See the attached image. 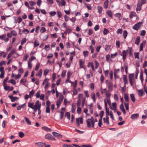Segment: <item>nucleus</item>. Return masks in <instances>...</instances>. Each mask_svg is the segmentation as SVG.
<instances>
[{"instance_id":"obj_1","label":"nucleus","mask_w":147,"mask_h":147,"mask_svg":"<svg viewBox=\"0 0 147 147\" xmlns=\"http://www.w3.org/2000/svg\"><path fill=\"white\" fill-rule=\"evenodd\" d=\"M87 125L88 127L90 128L92 126L94 127V125L95 121L93 117H91L90 118L86 120Z\"/></svg>"},{"instance_id":"obj_2","label":"nucleus","mask_w":147,"mask_h":147,"mask_svg":"<svg viewBox=\"0 0 147 147\" xmlns=\"http://www.w3.org/2000/svg\"><path fill=\"white\" fill-rule=\"evenodd\" d=\"M129 81L131 86H132L135 82L134 76V74H130L129 76Z\"/></svg>"},{"instance_id":"obj_3","label":"nucleus","mask_w":147,"mask_h":147,"mask_svg":"<svg viewBox=\"0 0 147 147\" xmlns=\"http://www.w3.org/2000/svg\"><path fill=\"white\" fill-rule=\"evenodd\" d=\"M142 23L141 22H138L133 27V28L136 30H138L140 28Z\"/></svg>"},{"instance_id":"obj_4","label":"nucleus","mask_w":147,"mask_h":147,"mask_svg":"<svg viewBox=\"0 0 147 147\" xmlns=\"http://www.w3.org/2000/svg\"><path fill=\"white\" fill-rule=\"evenodd\" d=\"M34 103H30L29 102L28 103V107L31 108L32 109H33V111L34 112H36L37 110H38V108L34 107H33Z\"/></svg>"},{"instance_id":"obj_5","label":"nucleus","mask_w":147,"mask_h":147,"mask_svg":"<svg viewBox=\"0 0 147 147\" xmlns=\"http://www.w3.org/2000/svg\"><path fill=\"white\" fill-rule=\"evenodd\" d=\"M45 138L52 140H55V139L51 134H47L45 135Z\"/></svg>"},{"instance_id":"obj_6","label":"nucleus","mask_w":147,"mask_h":147,"mask_svg":"<svg viewBox=\"0 0 147 147\" xmlns=\"http://www.w3.org/2000/svg\"><path fill=\"white\" fill-rule=\"evenodd\" d=\"M84 61L83 59H80L79 60V64L80 68H82L84 69H85V67L84 65Z\"/></svg>"},{"instance_id":"obj_7","label":"nucleus","mask_w":147,"mask_h":147,"mask_svg":"<svg viewBox=\"0 0 147 147\" xmlns=\"http://www.w3.org/2000/svg\"><path fill=\"white\" fill-rule=\"evenodd\" d=\"M76 123L77 126H79L80 125V122L81 124L83 123V119L82 117H80L78 118H77L76 119Z\"/></svg>"},{"instance_id":"obj_8","label":"nucleus","mask_w":147,"mask_h":147,"mask_svg":"<svg viewBox=\"0 0 147 147\" xmlns=\"http://www.w3.org/2000/svg\"><path fill=\"white\" fill-rule=\"evenodd\" d=\"M143 67H145L144 73L146 75V81H147V61H145L144 62L143 65Z\"/></svg>"},{"instance_id":"obj_9","label":"nucleus","mask_w":147,"mask_h":147,"mask_svg":"<svg viewBox=\"0 0 147 147\" xmlns=\"http://www.w3.org/2000/svg\"><path fill=\"white\" fill-rule=\"evenodd\" d=\"M112 106H110L109 108L112 110H114L115 112L117 110V104L116 102H113L112 104Z\"/></svg>"},{"instance_id":"obj_10","label":"nucleus","mask_w":147,"mask_h":147,"mask_svg":"<svg viewBox=\"0 0 147 147\" xmlns=\"http://www.w3.org/2000/svg\"><path fill=\"white\" fill-rule=\"evenodd\" d=\"M41 106V104L40 102L39 101V100H37L35 103L34 105H34H33V107L37 108H40Z\"/></svg>"},{"instance_id":"obj_11","label":"nucleus","mask_w":147,"mask_h":147,"mask_svg":"<svg viewBox=\"0 0 147 147\" xmlns=\"http://www.w3.org/2000/svg\"><path fill=\"white\" fill-rule=\"evenodd\" d=\"M103 120L104 123H106L107 125L109 124V117L108 116H106V117H104Z\"/></svg>"},{"instance_id":"obj_12","label":"nucleus","mask_w":147,"mask_h":147,"mask_svg":"<svg viewBox=\"0 0 147 147\" xmlns=\"http://www.w3.org/2000/svg\"><path fill=\"white\" fill-rule=\"evenodd\" d=\"M52 134L55 137L61 138L62 137V136L60 134L55 132H53Z\"/></svg>"},{"instance_id":"obj_13","label":"nucleus","mask_w":147,"mask_h":147,"mask_svg":"<svg viewBox=\"0 0 147 147\" xmlns=\"http://www.w3.org/2000/svg\"><path fill=\"white\" fill-rule=\"evenodd\" d=\"M138 117L139 114L137 113H136L132 114L131 116V118L133 119H135L138 118Z\"/></svg>"},{"instance_id":"obj_14","label":"nucleus","mask_w":147,"mask_h":147,"mask_svg":"<svg viewBox=\"0 0 147 147\" xmlns=\"http://www.w3.org/2000/svg\"><path fill=\"white\" fill-rule=\"evenodd\" d=\"M9 97L11 99L12 102H14L16 100L18 99V98L17 97H13L12 96L9 95Z\"/></svg>"},{"instance_id":"obj_15","label":"nucleus","mask_w":147,"mask_h":147,"mask_svg":"<svg viewBox=\"0 0 147 147\" xmlns=\"http://www.w3.org/2000/svg\"><path fill=\"white\" fill-rule=\"evenodd\" d=\"M24 118L26 124L28 125H30L31 124V122L30 120L26 117H24Z\"/></svg>"},{"instance_id":"obj_16","label":"nucleus","mask_w":147,"mask_h":147,"mask_svg":"<svg viewBox=\"0 0 147 147\" xmlns=\"http://www.w3.org/2000/svg\"><path fill=\"white\" fill-rule=\"evenodd\" d=\"M123 79L124 82L125 86L126 84H127L128 80L126 75H123Z\"/></svg>"},{"instance_id":"obj_17","label":"nucleus","mask_w":147,"mask_h":147,"mask_svg":"<svg viewBox=\"0 0 147 147\" xmlns=\"http://www.w3.org/2000/svg\"><path fill=\"white\" fill-rule=\"evenodd\" d=\"M146 41L145 40L143 41L142 43H141L140 46V51H141L143 50V44H145L146 43Z\"/></svg>"},{"instance_id":"obj_18","label":"nucleus","mask_w":147,"mask_h":147,"mask_svg":"<svg viewBox=\"0 0 147 147\" xmlns=\"http://www.w3.org/2000/svg\"><path fill=\"white\" fill-rule=\"evenodd\" d=\"M140 41V37L139 36L137 37L135 41V44L138 45Z\"/></svg>"},{"instance_id":"obj_19","label":"nucleus","mask_w":147,"mask_h":147,"mask_svg":"<svg viewBox=\"0 0 147 147\" xmlns=\"http://www.w3.org/2000/svg\"><path fill=\"white\" fill-rule=\"evenodd\" d=\"M35 144L37 146L40 147H42L46 144L45 143L42 142L36 143Z\"/></svg>"},{"instance_id":"obj_20","label":"nucleus","mask_w":147,"mask_h":147,"mask_svg":"<svg viewBox=\"0 0 147 147\" xmlns=\"http://www.w3.org/2000/svg\"><path fill=\"white\" fill-rule=\"evenodd\" d=\"M120 109L122 111L124 114H125V111L124 107L122 103L120 105Z\"/></svg>"},{"instance_id":"obj_21","label":"nucleus","mask_w":147,"mask_h":147,"mask_svg":"<svg viewBox=\"0 0 147 147\" xmlns=\"http://www.w3.org/2000/svg\"><path fill=\"white\" fill-rule=\"evenodd\" d=\"M42 69H40L38 72V73L37 74H36V75L37 76L40 77H41L42 75Z\"/></svg>"},{"instance_id":"obj_22","label":"nucleus","mask_w":147,"mask_h":147,"mask_svg":"<svg viewBox=\"0 0 147 147\" xmlns=\"http://www.w3.org/2000/svg\"><path fill=\"white\" fill-rule=\"evenodd\" d=\"M109 1L108 0L106 1L104 4V7L105 9H107L108 6Z\"/></svg>"},{"instance_id":"obj_23","label":"nucleus","mask_w":147,"mask_h":147,"mask_svg":"<svg viewBox=\"0 0 147 147\" xmlns=\"http://www.w3.org/2000/svg\"><path fill=\"white\" fill-rule=\"evenodd\" d=\"M69 82L70 83H71V84L73 85L74 87V89H76V87L77 85V80H76L75 81V83L74 84V82H71V81H69Z\"/></svg>"},{"instance_id":"obj_24","label":"nucleus","mask_w":147,"mask_h":147,"mask_svg":"<svg viewBox=\"0 0 147 147\" xmlns=\"http://www.w3.org/2000/svg\"><path fill=\"white\" fill-rule=\"evenodd\" d=\"M98 12L100 14L101 13L102 10V7L100 6H98L97 7Z\"/></svg>"},{"instance_id":"obj_25","label":"nucleus","mask_w":147,"mask_h":147,"mask_svg":"<svg viewBox=\"0 0 147 147\" xmlns=\"http://www.w3.org/2000/svg\"><path fill=\"white\" fill-rule=\"evenodd\" d=\"M42 129L47 131L51 132V130L50 128L47 127H42Z\"/></svg>"},{"instance_id":"obj_26","label":"nucleus","mask_w":147,"mask_h":147,"mask_svg":"<svg viewBox=\"0 0 147 147\" xmlns=\"http://www.w3.org/2000/svg\"><path fill=\"white\" fill-rule=\"evenodd\" d=\"M130 97L132 101L134 102L135 101V98L133 94H131L130 95Z\"/></svg>"},{"instance_id":"obj_27","label":"nucleus","mask_w":147,"mask_h":147,"mask_svg":"<svg viewBox=\"0 0 147 147\" xmlns=\"http://www.w3.org/2000/svg\"><path fill=\"white\" fill-rule=\"evenodd\" d=\"M122 53H123V61H124L125 60V59L126 57V55H127L126 52L124 50L123 51Z\"/></svg>"},{"instance_id":"obj_28","label":"nucleus","mask_w":147,"mask_h":147,"mask_svg":"<svg viewBox=\"0 0 147 147\" xmlns=\"http://www.w3.org/2000/svg\"><path fill=\"white\" fill-rule=\"evenodd\" d=\"M107 13L108 16H109L110 17H112V14L111 11L107 10Z\"/></svg>"},{"instance_id":"obj_29","label":"nucleus","mask_w":147,"mask_h":147,"mask_svg":"<svg viewBox=\"0 0 147 147\" xmlns=\"http://www.w3.org/2000/svg\"><path fill=\"white\" fill-rule=\"evenodd\" d=\"M142 5L140 4V3H138L136 8V11H140L141 9V7Z\"/></svg>"},{"instance_id":"obj_30","label":"nucleus","mask_w":147,"mask_h":147,"mask_svg":"<svg viewBox=\"0 0 147 147\" xmlns=\"http://www.w3.org/2000/svg\"><path fill=\"white\" fill-rule=\"evenodd\" d=\"M64 97L62 95H60L59 96V99L57 101L59 102H60L61 103L63 101V99Z\"/></svg>"},{"instance_id":"obj_31","label":"nucleus","mask_w":147,"mask_h":147,"mask_svg":"<svg viewBox=\"0 0 147 147\" xmlns=\"http://www.w3.org/2000/svg\"><path fill=\"white\" fill-rule=\"evenodd\" d=\"M91 97L92 98L93 100L94 101V102L95 101L96 99H95V93L94 92H92L91 93Z\"/></svg>"},{"instance_id":"obj_32","label":"nucleus","mask_w":147,"mask_h":147,"mask_svg":"<svg viewBox=\"0 0 147 147\" xmlns=\"http://www.w3.org/2000/svg\"><path fill=\"white\" fill-rule=\"evenodd\" d=\"M107 85H108V86L109 89V90H111L113 86L112 83V82H110L108 83Z\"/></svg>"},{"instance_id":"obj_33","label":"nucleus","mask_w":147,"mask_h":147,"mask_svg":"<svg viewBox=\"0 0 147 147\" xmlns=\"http://www.w3.org/2000/svg\"><path fill=\"white\" fill-rule=\"evenodd\" d=\"M124 99L126 101L128 102L129 101V98L127 94L125 93L124 94Z\"/></svg>"},{"instance_id":"obj_34","label":"nucleus","mask_w":147,"mask_h":147,"mask_svg":"<svg viewBox=\"0 0 147 147\" xmlns=\"http://www.w3.org/2000/svg\"><path fill=\"white\" fill-rule=\"evenodd\" d=\"M29 57V55L28 54H25L24 55V57L23 58L24 61H26L27 59Z\"/></svg>"},{"instance_id":"obj_35","label":"nucleus","mask_w":147,"mask_h":147,"mask_svg":"<svg viewBox=\"0 0 147 147\" xmlns=\"http://www.w3.org/2000/svg\"><path fill=\"white\" fill-rule=\"evenodd\" d=\"M127 35V32L126 30H125L123 31V36L124 39H125Z\"/></svg>"},{"instance_id":"obj_36","label":"nucleus","mask_w":147,"mask_h":147,"mask_svg":"<svg viewBox=\"0 0 147 147\" xmlns=\"http://www.w3.org/2000/svg\"><path fill=\"white\" fill-rule=\"evenodd\" d=\"M76 109V107L73 104L72 105V110L71 111L72 113H74L75 112Z\"/></svg>"},{"instance_id":"obj_37","label":"nucleus","mask_w":147,"mask_h":147,"mask_svg":"<svg viewBox=\"0 0 147 147\" xmlns=\"http://www.w3.org/2000/svg\"><path fill=\"white\" fill-rule=\"evenodd\" d=\"M146 2V0H140L139 1L138 3H140V4L142 5L143 4H145Z\"/></svg>"},{"instance_id":"obj_38","label":"nucleus","mask_w":147,"mask_h":147,"mask_svg":"<svg viewBox=\"0 0 147 147\" xmlns=\"http://www.w3.org/2000/svg\"><path fill=\"white\" fill-rule=\"evenodd\" d=\"M109 32V30L106 28H105L103 31V33L104 35H106Z\"/></svg>"},{"instance_id":"obj_39","label":"nucleus","mask_w":147,"mask_h":147,"mask_svg":"<svg viewBox=\"0 0 147 147\" xmlns=\"http://www.w3.org/2000/svg\"><path fill=\"white\" fill-rule=\"evenodd\" d=\"M40 64L39 63H38L36 64V66H35V70L36 71H37L38 70V68L40 66Z\"/></svg>"},{"instance_id":"obj_40","label":"nucleus","mask_w":147,"mask_h":147,"mask_svg":"<svg viewBox=\"0 0 147 147\" xmlns=\"http://www.w3.org/2000/svg\"><path fill=\"white\" fill-rule=\"evenodd\" d=\"M143 72L142 71H141L140 72V80L141 81L142 83H143Z\"/></svg>"},{"instance_id":"obj_41","label":"nucleus","mask_w":147,"mask_h":147,"mask_svg":"<svg viewBox=\"0 0 147 147\" xmlns=\"http://www.w3.org/2000/svg\"><path fill=\"white\" fill-rule=\"evenodd\" d=\"M106 116H108L109 115L110 113L109 109L107 108H106Z\"/></svg>"},{"instance_id":"obj_42","label":"nucleus","mask_w":147,"mask_h":147,"mask_svg":"<svg viewBox=\"0 0 147 147\" xmlns=\"http://www.w3.org/2000/svg\"><path fill=\"white\" fill-rule=\"evenodd\" d=\"M105 94L106 99L110 98H109L111 96V93L109 92H106Z\"/></svg>"},{"instance_id":"obj_43","label":"nucleus","mask_w":147,"mask_h":147,"mask_svg":"<svg viewBox=\"0 0 147 147\" xmlns=\"http://www.w3.org/2000/svg\"><path fill=\"white\" fill-rule=\"evenodd\" d=\"M65 116L67 117L68 119H70V114L69 112H66L65 114Z\"/></svg>"},{"instance_id":"obj_44","label":"nucleus","mask_w":147,"mask_h":147,"mask_svg":"<svg viewBox=\"0 0 147 147\" xmlns=\"http://www.w3.org/2000/svg\"><path fill=\"white\" fill-rule=\"evenodd\" d=\"M6 36V35L5 34L1 35L0 36V39L2 40H4Z\"/></svg>"},{"instance_id":"obj_45","label":"nucleus","mask_w":147,"mask_h":147,"mask_svg":"<svg viewBox=\"0 0 147 147\" xmlns=\"http://www.w3.org/2000/svg\"><path fill=\"white\" fill-rule=\"evenodd\" d=\"M39 45V43L38 41L36 40L34 42V47H36Z\"/></svg>"},{"instance_id":"obj_46","label":"nucleus","mask_w":147,"mask_h":147,"mask_svg":"<svg viewBox=\"0 0 147 147\" xmlns=\"http://www.w3.org/2000/svg\"><path fill=\"white\" fill-rule=\"evenodd\" d=\"M143 92L142 90H141L138 91V94L139 96H142L143 95Z\"/></svg>"},{"instance_id":"obj_47","label":"nucleus","mask_w":147,"mask_h":147,"mask_svg":"<svg viewBox=\"0 0 147 147\" xmlns=\"http://www.w3.org/2000/svg\"><path fill=\"white\" fill-rule=\"evenodd\" d=\"M72 74V72L70 71H69L67 72V77H68V79H69L70 76H71Z\"/></svg>"},{"instance_id":"obj_48","label":"nucleus","mask_w":147,"mask_h":147,"mask_svg":"<svg viewBox=\"0 0 147 147\" xmlns=\"http://www.w3.org/2000/svg\"><path fill=\"white\" fill-rule=\"evenodd\" d=\"M123 30L122 29H119L117 31V33L118 34H121Z\"/></svg>"},{"instance_id":"obj_49","label":"nucleus","mask_w":147,"mask_h":147,"mask_svg":"<svg viewBox=\"0 0 147 147\" xmlns=\"http://www.w3.org/2000/svg\"><path fill=\"white\" fill-rule=\"evenodd\" d=\"M26 82V79L22 78L20 81V83L23 84H24Z\"/></svg>"},{"instance_id":"obj_50","label":"nucleus","mask_w":147,"mask_h":147,"mask_svg":"<svg viewBox=\"0 0 147 147\" xmlns=\"http://www.w3.org/2000/svg\"><path fill=\"white\" fill-rule=\"evenodd\" d=\"M66 72V71L65 70H63V71L61 74V76L62 77L64 78L65 77Z\"/></svg>"},{"instance_id":"obj_51","label":"nucleus","mask_w":147,"mask_h":147,"mask_svg":"<svg viewBox=\"0 0 147 147\" xmlns=\"http://www.w3.org/2000/svg\"><path fill=\"white\" fill-rule=\"evenodd\" d=\"M121 16V14L120 13H117L115 14V16L118 17L119 20H120V17Z\"/></svg>"},{"instance_id":"obj_52","label":"nucleus","mask_w":147,"mask_h":147,"mask_svg":"<svg viewBox=\"0 0 147 147\" xmlns=\"http://www.w3.org/2000/svg\"><path fill=\"white\" fill-rule=\"evenodd\" d=\"M60 2V3L61 5L65 6V5L66 3L64 0H61V1Z\"/></svg>"},{"instance_id":"obj_53","label":"nucleus","mask_w":147,"mask_h":147,"mask_svg":"<svg viewBox=\"0 0 147 147\" xmlns=\"http://www.w3.org/2000/svg\"><path fill=\"white\" fill-rule=\"evenodd\" d=\"M24 136V133L22 132H20L19 133V136L21 138H23Z\"/></svg>"},{"instance_id":"obj_54","label":"nucleus","mask_w":147,"mask_h":147,"mask_svg":"<svg viewBox=\"0 0 147 147\" xmlns=\"http://www.w3.org/2000/svg\"><path fill=\"white\" fill-rule=\"evenodd\" d=\"M26 41V38H24L22 39L21 41V45H23L25 43Z\"/></svg>"},{"instance_id":"obj_55","label":"nucleus","mask_w":147,"mask_h":147,"mask_svg":"<svg viewBox=\"0 0 147 147\" xmlns=\"http://www.w3.org/2000/svg\"><path fill=\"white\" fill-rule=\"evenodd\" d=\"M111 46L108 45H105V50L106 51H108L110 49Z\"/></svg>"},{"instance_id":"obj_56","label":"nucleus","mask_w":147,"mask_h":147,"mask_svg":"<svg viewBox=\"0 0 147 147\" xmlns=\"http://www.w3.org/2000/svg\"><path fill=\"white\" fill-rule=\"evenodd\" d=\"M129 104L127 102H125V106L126 110H128L129 109Z\"/></svg>"},{"instance_id":"obj_57","label":"nucleus","mask_w":147,"mask_h":147,"mask_svg":"<svg viewBox=\"0 0 147 147\" xmlns=\"http://www.w3.org/2000/svg\"><path fill=\"white\" fill-rule=\"evenodd\" d=\"M95 65V68L97 69L98 68L99 65V63L97 61H94Z\"/></svg>"},{"instance_id":"obj_58","label":"nucleus","mask_w":147,"mask_h":147,"mask_svg":"<svg viewBox=\"0 0 147 147\" xmlns=\"http://www.w3.org/2000/svg\"><path fill=\"white\" fill-rule=\"evenodd\" d=\"M49 70L47 69H46L44 70V75L45 76H46L49 72Z\"/></svg>"},{"instance_id":"obj_59","label":"nucleus","mask_w":147,"mask_h":147,"mask_svg":"<svg viewBox=\"0 0 147 147\" xmlns=\"http://www.w3.org/2000/svg\"><path fill=\"white\" fill-rule=\"evenodd\" d=\"M46 112L47 113H50V107H46Z\"/></svg>"},{"instance_id":"obj_60","label":"nucleus","mask_w":147,"mask_h":147,"mask_svg":"<svg viewBox=\"0 0 147 147\" xmlns=\"http://www.w3.org/2000/svg\"><path fill=\"white\" fill-rule=\"evenodd\" d=\"M114 98L115 101H118V98L117 94H115L114 96Z\"/></svg>"},{"instance_id":"obj_61","label":"nucleus","mask_w":147,"mask_h":147,"mask_svg":"<svg viewBox=\"0 0 147 147\" xmlns=\"http://www.w3.org/2000/svg\"><path fill=\"white\" fill-rule=\"evenodd\" d=\"M46 31V29L44 27H42L40 30V32L41 33H42L45 32Z\"/></svg>"},{"instance_id":"obj_62","label":"nucleus","mask_w":147,"mask_h":147,"mask_svg":"<svg viewBox=\"0 0 147 147\" xmlns=\"http://www.w3.org/2000/svg\"><path fill=\"white\" fill-rule=\"evenodd\" d=\"M29 3L30 5L32 6L36 4V2L33 1H30Z\"/></svg>"},{"instance_id":"obj_63","label":"nucleus","mask_w":147,"mask_h":147,"mask_svg":"<svg viewBox=\"0 0 147 147\" xmlns=\"http://www.w3.org/2000/svg\"><path fill=\"white\" fill-rule=\"evenodd\" d=\"M146 34V32L145 30H142L141 31L140 35L142 36H144Z\"/></svg>"},{"instance_id":"obj_64","label":"nucleus","mask_w":147,"mask_h":147,"mask_svg":"<svg viewBox=\"0 0 147 147\" xmlns=\"http://www.w3.org/2000/svg\"><path fill=\"white\" fill-rule=\"evenodd\" d=\"M49 13L51 16H54L56 14V12L55 11H51L49 12Z\"/></svg>"}]
</instances>
